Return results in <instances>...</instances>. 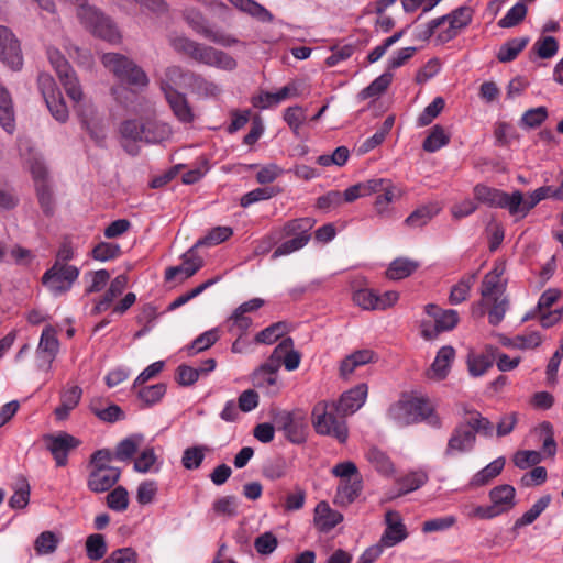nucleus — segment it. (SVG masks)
I'll return each instance as SVG.
<instances>
[{"label":"nucleus","instance_id":"7c9ffc66","mask_svg":"<svg viewBox=\"0 0 563 563\" xmlns=\"http://www.w3.org/2000/svg\"><path fill=\"white\" fill-rule=\"evenodd\" d=\"M168 43L175 52L184 54L196 62H199L200 54L205 47L203 44L177 33H173L168 36Z\"/></svg>","mask_w":563,"mask_h":563},{"label":"nucleus","instance_id":"4be33fe9","mask_svg":"<svg viewBox=\"0 0 563 563\" xmlns=\"http://www.w3.org/2000/svg\"><path fill=\"white\" fill-rule=\"evenodd\" d=\"M269 360L276 363L278 368L283 363L287 371L292 372L299 367L301 355L294 350L292 339L285 338L275 347Z\"/></svg>","mask_w":563,"mask_h":563},{"label":"nucleus","instance_id":"3c124183","mask_svg":"<svg viewBox=\"0 0 563 563\" xmlns=\"http://www.w3.org/2000/svg\"><path fill=\"white\" fill-rule=\"evenodd\" d=\"M240 500L232 495L219 497L212 503V511L220 517L233 518L238 516Z\"/></svg>","mask_w":563,"mask_h":563},{"label":"nucleus","instance_id":"393cba45","mask_svg":"<svg viewBox=\"0 0 563 563\" xmlns=\"http://www.w3.org/2000/svg\"><path fill=\"white\" fill-rule=\"evenodd\" d=\"M274 421L290 442L300 444L305 441V424L296 419L291 412L283 411L276 415Z\"/></svg>","mask_w":563,"mask_h":563},{"label":"nucleus","instance_id":"0eeeda50","mask_svg":"<svg viewBox=\"0 0 563 563\" xmlns=\"http://www.w3.org/2000/svg\"><path fill=\"white\" fill-rule=\"evenodd\" d=\"M474 10L468 5H462L443 16L431 20L427 24L424 36H432L437 29L448 23V27L439 33L441 42H449L456 37L462 30L468 26L473 21Z\"/></svg>","mask_w":563,"mask_h":563},{"label":"nucleus","instance_id":"1a4fd4ad","mask_svg":"<svg viewBox=\"0 0 563 563\" xmlns=\"http://www.w3.org/2000/svg\"><path fill=\"white\" fill-rule=\"evenodd\" d=\"M79 269L67 263L55 262L42 276L43 286L55 297L69 291L78 279Z\"/></svg>","mask_w":563,"mask_h":563},{"label":"nucleus","instance_id":"aec40b11","mask_svg":"<svg viewBox=\"0 0 563 563\" xmlns=\"http://www.w3.org/2000/svg\"><path fill=\"white\" fill-rule=\"evenodd\" d=\"M59 352V341L53 327L47 325L43 329L40 342L36 349V355L40 360L38 366L49 369L53 361Z\"/></svg>","mask_w":563,"mask_h":563},{"label":"nucleus","instance_id":"7ed1b4c3","mask_svg":"<svg viewBox=\"0 0 563 563\" xmlns=\"http://www.w3.org/2000/svg\"><path fill=\"white\" fill-rule=\"evenodd\" d=\"M388 417L398 426H408L422 420L434 427L440 424L439 418L433 416V408L424 398L405 396L388 409Z\"/></svg>","mask_w":563,"mask_h":563},{"label":"nucleus","instance_id":"6e6d98bb","mask_svg":"<svg viewBox=\"0 0 563 563\" xmlns=\"http://www.w3.org/2000/svg\"><path fill=\"white\" fill-rule=\"evenodd\" d=\"M528 37H516L505 43L498 51L497 58L501 63L514 60L528 44Z\"/></svg>","mask_w":563,"mask_h":563},{"label":"nucleus","instance_id":"13d9d810","mask_svg":"<svg viewBox=\"0 0 563 563\" xmlns=\"http://www.w3.org/2000/svg\"><path fill=\"white\" fill-rule=\"evenodd\" d=\"M476 279V274L462 278L450 291L449 301L451 305H459L465 301L470 295L471 288Z\"/></svg>","mask_w":563,"mask_h":563},{"label":"nucleus","instance_id":"39448f33","mask_svg":"<svg viewBox=\"0 0 563 563\" xmlns=\"http://www.w3.org/2000/svg\"><path fill=\"white\" fill-rule=\"evenodd\" d=\"M78 2L77 16L90 33L110 43L119 42L120 33L108 16L97 8L88 5L86 0Z\"/></svg>","mask_w":563,"mask_h":563},{"label":"nucleus","instance_id":"4c0bfd02","mask_svg":"<svg viewBox=\"0 0 563 563\" xmlns=\"http://www.w3.org/2000/svg\"><path fill=\"white\" fill-rule=\"evenodd\" d=\"M234 8L261 22H272L273 14L254 0H228Z\"/></svg>","mask_w":563,"mask_h":563},{"label":"nucleus","instance_id":"864d4df0","mask_svg":"<svg viewBox=\"0 0 563 563\" xmlns=\"http://www.w3.org/2000/svg\"><path fill=\"white\" fill-rule=\"evenodd\" d=\"M366 459L383 475H390L394 472V465L388 455L377 448H371L366 453Z\"/></svg>","mask_w":563,"mask_h":563},{"label":"nucleus","instance_id":"20e7f679","mask_svg":"<svg viewBox=\"0 0 563 563\" xmlns=\"http://www.w3.org/2000/svg\"><path fill=\"white\" fill-rule=\"evenodd\" d=\"M489 505L473 506L467 512L468 518L490 520L509 512L516 506V489L508 484L498 485L488 493Z\"/></svg>","mask_w":563,"mask_h":563},{"label":"nucleus","instance_id":"09e8293b","mask_svg":"<svg viewBox=\"0 0 563 563\" xmlns=\"http://www.w3.org/2000/svg\"><path fill=\"white\" fill-rule=\"evenodd\" d=\"M134 470L139 473H156L159 471L158 457L154 448H145L134 461Z\"/></svg>","mask_w":563,"mask_h":563},{"label":"nucleus","instance_id":"ea45409f","mask_svg":"<svg viewBox=\"0 0 563 563\" xmlns=\"http://www.w3.org/2000/svg\"><path fill=\"white\" fill-rule=\"evenodd\" d=\"M552 192L553 190L550 186H542L530 192L527 198L521 194V202L514 216L520 218L526 217L540 201L548 198L550 195L552 196Z\"/></svg>","mask_w":563,"mask_h":563},{"label":"nucleus","instance_id":"338daca9","mask_svg":"<svg viewBox=\"0 0 563 563\" xmlns=\"http://www.w3.org/2000/svg\"><path fill=\"white\" fill-rule=\"evenodd\" d=\"M527 15V7L522 2H517L511 7L506 15L498 21V26L503 29L512 27L519 24Z\"/></svg>","mask_w":563,"mask_h":563},{"label":"nucleus","instance_id":"e433bc0d","mask_svg":"<svg viewBox=\"0 0 563 563\" xmlns=\"http://www.w3.org/2000/svg\"><path fill=\"white\" fill-rule=\"evenodd\" d=\"M126 284L128 278L125 275L117 276L111 282L110 287L104 294V296L96 303L93 311L96 313L106 311L110 307L112 301L124 291Z\"/></svg>","mask_w":563,"mask_h":563},{"label":"nucleus","instance_id":"6e6552de","mask_svg":"<svg viewBox=\"0 0 563 563\" xmlns=\"http://www.w3.org/2000/svg\"><path fill=\"white\" fill-rule=\"evenodd\" d=\"M195 74L177 65L168 66L158 77L159 86L169 106H186L187 100L176 88L192 84Z\"/></svg>","mask_w":563,"mask_h":563},{"label":"nucleus","instance_id":"6ab92c4d","mask_svg":"<svg viewBox=\"0 0 563 563\" xmlns=\"http://www.w3.org/2000/svg\"><path fill=\"white\" fill-rule=\"evenodd\" d=\"M19 152L21 157L27 163L31 174L37 184H46L47 169L42 155L35 150L32 142L27 139L19 140Z\"/></svg>","mask_w":563,"mask_h":563},{"label":"nucleus","instance_id":"9d476101","mask_svg":"<svg viewBox=\"0 0 563 563\" xmlns=\"http://www.w3.org/2000/svg\"><path fill=\"white\" fill-rule=\"evenodd\" d=\"M313 227V221L309 218L297 219L288 222L284 231L287 235H294V238L283 242L276 247L273 253V258L289 255L296 251L301 250L310 240L309 231Z\"/></svg>","mask_w":563,"mask_h":563},{"label":"nucleus","instance_id":"cd10ccee","mask_svg":"<svg viewBox=\"0 0 563 563\" xmlns=\"http://www.w3.org/2000/svg\"><path fill=\"white\" fill-rule=\"evenodd\" d=\"M276 363L271 360L263 364L253 374V384L260 388H266L268 393H276L278 390V376Z\"/></svg>","mask_w":563,"mask_h":563},{"label":"nucleus","instance_id":"603ef678","mask_svg":"<svg viewBox=\"0 0 563 563\" xmlns=\"http://www.w3.org/2000/svg\"><path fill=\"white\" fill-rule=\"evenodd\" d=\"M449 142L450 134L442 126L434 125L426 137L422 148L428 153H434L448 145Z\"/></svg>","mask_w":563,"mask_h":563},{"label":"nucleus","instance_id":"a18cd8bd","mask_svg":"<svg viewBox=\"0 0 563 563\" xmlns=\"http://www.w3.org/2000/svg\"><path fill=\"white\" fill-rule=\"evenodd\" d=\"M550 501V495L540 497L520 518L515 521L514 529H520L533 523L537 518L548 508Z\"/></svg>","mask_w":563,"mask_h":563},{"label":"nucleus","instance_id":"423d86ee","mask_svg":"<svg viewBox=\"0 0 563 563\" xmlns=\"http://www.w3.org/2000/svg\"><path fill=\"white\" fill-rule=\"evenodd\" d=\"M78 2L77 16L90 33L110 43L119 42L120 33L108 16L97 8L88 5L86 0Z\"/></svg>","mask_w":563,"mask_h":563},{"label":"nucleus","instance_id":"58836bf2","mask_svg":"<svg viewBox=\"0 0 563 563\" xmlns=\"http://www.w3.org/2000/svg\"><path fill=\"white\" fill-rule=\"evenodd\" d=\"M402 196V190L395 186L391 180L387 184L385 189L377 195L374 207L379 217H385L389 213V205Z\"/></svg>","mask_w":563,"mask_h":563},{"label":"nucleus","instance_id":"a19ab883","mask_svg":"<svg viewBox=\"0 0 563 563\" xmlns=\"http://www.w3.org/2000/svg\"><path fill=\"white\" fill-rule=\"evenodd\" d=\"M440 206L435 202L421 206L407 217L406 223L412 228L423 227L430 222L431 219L440 212Z\"/></svg>","mask_w":563,"mask_h":563},{"label":"nucleus","instance_id":"680f3d73","mask_svg":"<svg viewBox=\"0 0 563 563\" xmlns=\"http://www.w3.org/2000/svg\"><path fill=\"white\" fill-rule=\"evenodd\" d=\"M541 342L542 335L540 332L529 331L527 333L516 335L507 345L518 350H530L538 347Z\"/></svg>","mask_w":563,"mask_h":563},{"label":"nucleus","instance_id":"bb28decb","mask_svg":"<svg viewBox=\"0 0 563 563\" xmlns=\"http://www.w3.org/2000/svg\"><path fill=\"white\" fill-rule=\"evenodd\" d=\"M198 63L227 71L235 69L238 65L236 60L228 53L207 45H205Z\"/></svg>","mask_w":563,"mask_h":563},{"label":"nucleus","instance_id":"2eb2a0df","mask_svg":"<svg viewBox=\"0 0 563 563\" xmlns=\"http://www.w3.org/2000/svg\"><path fill=\"white\" fill-rule=\"evenodd\" d=\"M43 441L45 442L46 449L53 455L57 466H65L68 461V453L80 444L77 438L67 432L44 434Z\"/></svg>","mask_w":563,"mask_h":563},{"label":"nucleus","instance_id":"473e14b6","mask_svg":"<svg viewBox=\"0 0 563 563\" xmlns=\"http://www.w3.org/2000/svg\"><path fill=\"white\" fill-rule=\"evenodd\" d=\"M362 492L361 479L341 481L334 496V504L339 506H347L352 504Z\"/></svg>","mask_w":563,"mask_h":563},{"label":"nucleus","instance_id":"e2e57ef3","mask_svg":"<svg viewBox=\"0 0 563 563\" xmlns=\"http://www.w3.org/2000/svg\"><path fill=\"white\" fill-rule=\"evenodd\" d=\"M219 340V329H210L198 335L192 343L187 347L190 354H195L209 349Z\"/></svg>","mask_w":563,"mask_h":563},{"label":"nucleus","instance_id":"5701e85b","mask_svg":"<svg viewBox=\"0 0 563 563\" xmlns=\"http://www.w3.org/2000/svg\"><path fill=\"white\" fill-rule=\"evenodd\" d=\"M120 476L121 471L118 467L91 468L87 486L93 493H103L114 486Z\"/></svg>","mask_w":563,"mask_h":563},{"label":"nucleus","instance_id":"5fc2aeb1","mask_svg":"<svg viewBox=\"0 0 563 563\" xmlns=\"http://www.w3.org/2000/svg\"><path fill=\"white\" fill-rule=\"evenodd\" d=\"M210 449L206 445L189 446L183 452L181 464L186 470H197L200 467L206 453Z\"/></svg>","mask_w":563,"mask_h":563},{"label":"nucleus","instance_id":"774afa93","mask_svg":"<svg viewBox=\"0 0 563 563\" xmlns=\"http://www.w3.org/2000/svg\"><path fill=\"white\" fill-rule=\"evenodd\" d=\"M287 325L284 322L274 323L260 331L255 336V342L261 344H273L276 340L284 335Z\"/></svg>","mask_w":563,"mask_h":563},{"label":"nucleus","instance_id":"4d7b16f0","mask_svg":"<svg viewBox=\"0 0 563 563\" xmlns=\"http://www.w3.org/2000/svg\"><path fill=\"white\" fill-rule=\"evenodd\" d=\"M86 554L92 561L101 560L108 550L106 539L100 533H93L86 539Z\"/></svg>","mask_w":563,"mask_h":563},{"label":"nucleus","instance_id":"79ce46f5","mask_svg":"<svg viewBox=\"0 0 563 563\" xmlns=\"http://www.w3.org/2000/svg\"><path fill=\"white\" fill-rule=\"evenodd\" d=\"M90 411L101 421L113 423L124 418L122 409L114 404L102 408L99 399H92L89 404Z\"/></svg>","mask_w":563,"mask_h":563},{"label":"nucleus","instance_id":"bf43d9fd","mask_svg":"<svg viewBox=\"0 0 563 563\" xmlns=\"http://www.w3.org/2000/svg\"><path fill=\"white\" fill-rule=\"evenodd\" d=\"M59 80L71 102L80 103L84 101L82 88L75 71L60 77Z\"/></svg>","mask_w":563,"mask_h":563},{"label":"nucleus","instance_id":"052dcab7","mask_svg":"<svg viewBox=\"0 0 563 563\" xmlns=\"http://www.w3.org/2000/svg\"><path fill=\"white\" fill-rule=\"evenodd\" d=\"M107 506L117 512H122L129 507V493L123 486H117L106 497Z\"/></svg>","mask_w":563,"mask_h":563},{"label":"nucleus","instance_id":"49530a36","mask_svg":"<svg viewBox=\"0 0 563 563\" xmlns=\"http://www.w3.org/2000/svg\"><path fill=\"white\" fill-rule=\"evenodd\" d=\"M192 91L200 98L205 100L217 101L218 97L222 92L221 87L213 82L209 81L200 76H195L192 80Z\"/></svg>","mask_w":563,"mask_h":563},{"label":"nucleus","instance_id":"69168bd1","mask_svg":"<svg viewBox=\"0 0 563 563\" xmlns=\"http://www.w3.org/2000/svg\"><path fill=\"white\" fill-rule=\"evenodd\" d=\"M232 234L233 230L230 227H216L205 238L198 240L194 246L217 245L227 241Z\"/></svg>","mask_w":563,"mask_h":563},{"label":"nucleus","instance_id":"de8ad7c7","mask_svg":"<svg viewBox=\"0 0 563 563\" xmlns=\"http://www.w3.org/2000/svg\"><path fill=\"white\" fill-rule=\"evenodd\" d=\"M60 541L62 538L58 533L49 530L43 531L36 537L34 541L35 552L38 555L52 554L56 551Z\"/></svg>","mask_w":563,"mask_h":563},{"label":"nucleus","instance_id":"a878e982","mask_svg":"<svg viewBox=\"0 0 563 563\" xmlns=\"http://www.w3.org/2000/svg\"><path fill=\"white\" fill-rule=\"evenodd\" d=\"M82 389L77 385L67 386L60 393V404L54 410L56 420H66L70 412L79 405Z\"/></svg>","mask_w":563,"mask_h":563},{"label":"nucleus","instance_id":"f03ea898","mask_svg":"<svg viewBox=\"0 0 563 563\" xmlns=\"http://www.w3.org/2000/svg\"><path fill=\"white\" fill-rule=\"evenodd\" d=\"M120 133L125 142H143L161 144L172 136V128L155 117L141 120H125L120 126Z\"/></svg>","mask_w":563,"mask_h":563},{"label":"nucleus","instance_id":"412c9836","mask_svg":"<svg viewBox=\"0 0 563 563\" xmlns=\"http://www.w3.org/2000/svg\"><path fill=\"white\" fill-rule=\"evenodd\" d=\"M368 394L366 384H358L344 391L336 402L341 416H351L358 411L365 404Z\"/></svg>","mask_w":563,"mask_h":563},{"label":"nucleus","instance_id":"f8f14e48","mask_svg":"<svg viewBox=\"0 0 563 563\" xmlns=\"http://www.w3.org/2000/svg\"><path fill=\"white\" fill-rule=\"evenodd\" d=\"M476 444L474 430L465 423H459L451 432L446 446L443 451L444 460H452L462 455L470 454Z\"/></svg>","mask_w":563,"mask_h":563},{"label":"nucleus","instance_id":"ddd939ff","mask_svg":"<svg viewBox=\"0 0 563 563\" xmlns=\"http://www.w3.org/2000/svg\"><path fill=\"white\" fill-rule=\"evenodd\" d=\"M476 200L495 208H505L510 214H515L521 202V191H514L508 195L501 190L487 187L485 185H477L474 188Z\"/></svg>","mask_w":563,"mask_h":563},{"label":"nucleus","instance_id":"4468645a","mask_svg":"<svg viewBox=\"0 0 563 563\" xmlns=\"http://www.w3.org/2000/svg\"><path fill=\"white\" fill-rule=\"evenodd\" d=\"M505 271V263L498 262L484 276L481 285V301L478 303H489V301L506 298L507 280L503 277Z\"/></svg>","mask_w":563,"mask_h":563},{"label":"nucleus","instance_id":"8fccbe9b","mask_svg":"<svg viewBox=\"0 0 563 563\" xmlns=\"http://www.w3.org/2000/svg\"><path fill=\"white\" fill-rule=\"evenodd\" d=\"M142 434H132L120 441L115 448L114 456L119 461L130 460L143 443Z\"/></svg>","mask_w":563,"mask_h":563},{"label":"nucleus","instance_id":"dca6fc26","mask_svg":"<svg viewBox=\"0 0 563 563\" xmlns=\"http://www.w3.org/2000/svg\"><path fill=\"white\" fill-rule=\"evenodd\" d=\"M385 529L380 536V545L386 549L400 544L408 538L407 527L398 511L388 510L384 518Z\"/></svg>","mask_w":563,"mask_h":563},{"label":"nucleus","instance_id":"f257e3e1","mask_svg":"<svg viewBox=\"0 0 563 563\" xmlns=\"http://www.w3.org/2000/svg\"><path fill=\"white\" fill-rule=\"evenodd\" d=\"M345 417L339 413L334 400H320L312 408L311 424L317 434L345 443L350 434Z\"/></svg>","mask_w":563,"mask_h":563},{"label":"nucleus","instance_id":"f3484780","mask_svg":"<svg viewBox=\"0 0 563 563\" xmlns=\"http://www.w3.org/2000/svg\"><path fill=\"white\" fill-rule=\"evenodd\" d=\"M0 59L13 70L21 69L23 65L20 43L5 26H0Z\"/></svg>","mask_w":563,"mask_h":563},{"label":"nucleus","instance_id":"c9c22d12","mask_svg":"<svg viewBox=\"0 0 563 563\" xmlns=\"http://www.w3.org/2000/svg\"><path fill=\"white\" fill-rule=\"evenodd\" d=\"M296 96H298L297 87L294 85H287L276 92H263L257 97H254L253 103L254 106H257V103L263 106H272L284 101H289Z\"/></svg>","mask_w":563,"mask_h":563},{"label":"nucleus","instance_id":"f704fd0d","mask_svg":"<svg viewBox=\"0 0 563 563\" xmlns=\"http://www.w3.org/2000/svg\"><path fill=\"white\" fill-rule=\"evenodd\" d=\"M79 117L82 126L90 133L91 137L97 141L104 137V120L98 117L96 108H82Z\"/></svg>","mask_w":563,"mask_h":563},{"label":"nucleus","instance_id":"b1692460","mask_svg":"<svg viewBox=\"0 0 563 563\" xmlns=\"http://www.w3.org/2000/svg\"><path fill=\"white\" fill-rule=\"evenodd\" d=\"M455 360V350L451 345L442 346L427 372L429 379L440 382L448 377L451 366Z\"/></svg>","mask_w":563,"mask_h":563},{"label":"nucleus","instance_id":"a211bd4d","mask_svg":"<svg viewBox=\"0 0 563 563\" xmlns=\"http://www.w3.org/2000/svg\"><path fill=\"white\" fill-rule=\"evenodd\" d=\"M195 250L196 247L192 246L181 255L183 262L180 265L168 267L165 271V279L167 282H184L194 276L202 267L203 261Z\"/></svg>","mask_w":563,"mask_h":563},{"label":"nucleus","instance_id":"9b49d317","mask_svg":"<svg viewBox=\"0 0 563 563\" xmlns=\"http://www.w3.org/2000/svg\"><path fill=\"white\" fill-rule=\"evenodd\" d=\"M424 312L434 320V324L428 322L421 324V334L426 340H434L441 332L453 330L460 321L456 310L441 309L434 303H428Z\"/></svg>","mask_w":563,"mask_h":563},{"label":"nucleus","instance_id":"72a5a7b5","mask_svg":"<svg viewBox=\"0 0 563 563\" xmlns=\"http://www.w3.org/2000/svg\"><path fill=\"white\" fill-rule=\"evenodd\" d=\"M488 310V322L493 325L499 324L508 309V299L503 298L496 301H489V303H477L473 307V313L479 317L485 314V308Z\"/></svg>","mask_w":563,"mask_h":563},{"label":"nucleus","instance_id":"2f4dec72","mask_svg":"<svg viewBox=\"0 0 563 563\" xmlns=\"http://www.w3.org/2000/svg\"><path fill=\"white\" fill-rule=\"evenodd\" d=\"M37 85L46 106L64 104L62 93L49 74L41 73L37 77Z\"/></svg>","mask_w":563,"mask_h":563},{"label":"nucleus","instance_id":"0e129e2a","mask_svg":"<svg viewBox=\"0 0 563 563\" xmlns=\"http://www.w3.org/2000/svg\"><path fill=\"white\" fill-rule=\"evenodd\" d=\"M183 19L198 34L202 35L208 25L203 14L194 7H186L181 12Z\"/></svg>","mask_w":563,"mask_h":563},{"label":"nucleus","instance_id":"c756f323","mask_svg":"<svg viewBox=\"0 0 563 563\" xmlns=\"http://www.w3.org/2000/svg\"><path fill=\"white\" fill-rule=\"evenodd\" d=\"M505 464L506 459L504 456L495 459L471 477L468 486L471 488H478L487 485L503 472Z\"/></svg>","mask_w":563,"mask_h":563},{"label":"nucleus","instance_id":"37998d69","mask_svg":"<svg viewBox=\"0 0 563 563\" xmlns=\"http://www.w3.org/2000/svg\"><path fill=\"white\" fill-rule=\"evenodd\" d=\"M101 62L109 71L121 79L133 60L118 53H107L102 55Z\"/></svg>","mask_w":563,"mask_h":563},{"label":"nucleus","instance_id":"c85d7f7f","mask_svg":"<svg viewBox=\"0 0 563 563\" xmlns=\"http://www.w3.org/2000/svg\"><path fill=\"white\" fill-rule=\"evenodd\" d=\"M343 520V516L333 510L327 501H320L314 509V525L323 532L333 529Z\"/></svg>","mask_w":563,"mask_h":563},{"label":"nucleus","instance_id":"c03bdc74","mask_svg":"<svg viewBox=\"0 0 563 563\" xmlns=\"http://www.w3.org/2000/svg\"><path fill=\"white\" fill-rule=\"evenodd\" d=\"M418 267V262L406 257H399L390 263L386 275L389 279L398 280L410 276Z\"/></svg>","mask_w":563,"mask_h":563}]
</instances>
